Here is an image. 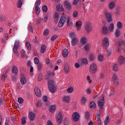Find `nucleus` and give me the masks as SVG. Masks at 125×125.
Instances as JSON below:
<instances>
[{
  "label": "nucleus",
  "mask_w": 125,
  "mask_h": 125,
  "mask_svg": "<svg viewBox=\"0 0 125 125\" xmlns=\"http://www.w3.org/2000/svg\"><path fill=\"white\" fill-rule=\"evenodd\" d=\"M78 42H79V40L76 38H74L71 40V45L75 46L78 44Z\"/></svg>",
  "instance_id": "13"
},
{
  "label": "nucleus",
  "mask_w": 125,
  "mask_h": 125,
  "mask_svg": "<svg viewBox=\"0 0 125 125\" xmlns=\"http://www.w3.org/2000/svg\"><path fill=\"white\" fill-rule=\"evenodd\" d=\"M38 80L39 82H41L42 80V74L40 73L38 76Z\"/></svg>",
  "instance_id": "41"
},
{
  "label": "nucleus",
  "mask_w": 125,
  "mask_h": 125,
  "mask_svg": "<svg viewBox=\"0 0 125 125\" xmlns=\"http://www.w3.org/2000/svg\"><path fill=\"white\" fill-rule=\"evenodd\" d=\"M13 51H14V54H15L17 57H18V55H19V54H18V48H16L15 47H14Z\"/></svg>",
  "instance_id": "32"
},
{
  "label": "nucleus",
  "mask_w": 125,
  "mask_h": 125,
  "mask_svg": "<svg viewBox=\"0 0 125 125\" xmlns=\"http://www.w3.org/2000/svg\"><path fill=\"white\" fill-rule=\"evenodd\" d=\"M108 123H109V117L107 116L104 121V125H108Z\"/></svg>",
  "instance_id": "44"
},
{
  "label": "nucleus",
  "mask_w": 125,
  "mask_h": 125,
  "mask_svg": "<svg viewBox=\"0 0 125 125\" xmlns=\"http://www.w3.org/2000/svg\"><path fill=\"white\" fill-rule=\"evenodd\" d=\"M35 93L37 96H41V90H40V88L38 87H36L35 88Z\"/></svg>",
  "instance_id": "16"
},
{
  "label": "nucleus",
  "mask_w": 125,
  "mask_h": 125,
  "mask_svg": "<svg viewBox=\"0 0 125 125\" xmlns=\"http://www.w3.org/2000/svg\"><path fill=\"white\" fill-rule=\"evenodd\" d=\"M86 101V98H85V97H83L81 99V103H82V104H84V103H85Z\"/></svg>",
  "instance_id": "52"
},
{
  "label": "nucleus",
  "mask_w": 125,
  "mask_h": 125,
  "mask_svg": "<svg viewBox=\"0 0 125 125\" xmlns=\"http://www.w3.org/2000/svg\"><path fill=\"white\" fill-rule=\"evenodd\" d=\"M26 45L27 48L28 50L31 49L32 47H31V44L30 43V42L29 41H27L26 42Z\"/></svg>",
  "instance_id": "35"
},
{
  "label": "nucleus",
  "mask_w": 125,
  "mask_h": 125,
  "mask_svg": "<svg viewBox=\"0 0 125 125\" xmlns=\"http://www.w3.org/2000/svg\"><path fill=\"white\" fill-rule=\"evenodd\" d=\"M73 16L74 17V18H76V17H78V12H77V11H74L73 12Z\"/></svg>",
  "instance_id": "58"
},
{
  "label": "nucleus",
  "mask_w": 125,
  "mask_h": 125,
  "mask_svg": "<svg viewBox=\"0 0 125 125\" xmlns=\"http://www.w3.org/2000/svg\"><path fill=\"white\" fill-rule=\"evenodd\" d=\"M48 88L51 93L56 92V87L54 85V82L51 80L48 81Z\"/></svg>",
  "instance_id": "1"
},
{
  "label": "nucleus",
  "mask_w": 125,
  "mask_h": 125,
  "mask_svg": "<svg viewBox=\"0 0 125 125\" xmlns=\"http://www.w3.org/2000/svg\"><path fill=\"white\" fill-rule=\"evenodd\" d=\"M118 46H122L123 44L124 46H125V40H119L117 42Z\"/></svg>",
  "instance_id": "23"
},
{
  "label": "nucleus",
  "mask_w": 125,
  "mask_h": 125,
  "mask_svg": "<svg viewBox=\"0 0 125 125\" xmlns=\"http://www.w3.org/2000/svg\"><path fill=\"white\" fill-rule=\"evenodd\" d=\"M14 47H16L17 48H19V41L17 40V41H15V43H14Z\"/></svg>",
  "instance_id": "34"
},
{
  "label": "nucleus",
  "mask_w": 125,
  "mask_h": 125,
  "mask_svg": "<svg viewBox=\"0 0 125 125\" xmlns=\"http://www.w3.org/2000/svg\"><path fill=\"white\" fill-rule=\"evenodd\" d=\"M51 76H54V73L51 72L50 71H49L46 73L47 79H49Z\"/></svg>",
  "instance_id": "27"
},
{
  "label": "nucleus",
  "mask_w": 125,
  "mask_h": 125,
  "mask_svg": "<svg viewBox=\"0 0 125 125\" xmlns=\"http://www.w3.org/2000/svg\"><path fill=\"white\" fill-rule=\"evenodd\" d=\"M56 119L58 124H59V125L61 124V123H62V120H63V116H62V112H60L58 113Z\"/></svg>",
  "instance_id": "8"
},
{
  "label": "nucleus",
  "mask_w": 125,
  "mask_h": 125,
  "mask_svg": "<svg viewBox=\"0 0 125 125\" xmlns=\"http://www.w3.org/2000/svg\"><path fill=\"white\" fill-rule=\"evenodd\" d=\"M42 10L43 11V12H46V11H47V6L46 5H44L42 7Z\"/></svg>",
  "instance_id": "53"
},
{
  "label": "nucleus",
  "mask_w": 125,
  "mask_h": 125,
  "mask_svg": "<svg viewBox=\"0 0 125 125\" xmlns=\"http://www.w3.org/2000/svg\"><path fill=\"white\" fill-rule=\"evenodd\" d=\"M98 59H99V61H102V60H103V55H101L99 56Z\"/></svg>",
  "instance_id": "63"
},
{
  "label": "nucleus",
  "mask_w": 125,
  "mask_h": 125,
  "mask_svg": "<svg viewBox=\"0 0 125 125\" xmlns=\"http://www.w3.org/2000/svg\"><path fill=\"white\" fill-rule=\"evenodd\" d=\"M114 6H115V2H110L108 5L109 9H113L114 8Z\"/></svg>",
  "instance_id": "30"
},
{
  "label": "nucleus",
  "mask_w": 125,
  "mask_h": 125,
  "mask_svg": "<svg viewBox=\"0 0 125 125\" xmlns=\"http://www.w3.org/2000/svg\"><path fill=\"white\" fill-rule=\"evenodd\" d=\"M73 90H74V88H73V87H70L67 88V92H68V93H72Z\"/></svg>",
  "instance_id": "40"
},
{
  "label": "nucleus",
  "mask_w": 125,
  "mask_h": 125,
  "mask_svg": "<svg viewBox=\"0 0 125 125\" xmlns=\"http://www.w3.org/2000/svg\"><path fill=\"white\" fill-rule=\"evenodd\" d=\"M118 66L117 64H115L113 66V71H115V72H117V71H118Z\"/></svg>",
  "instance_id": "45"
},
{
  "label": "nucleus",
  "mask_w": 125,
  "mask_h": 125,
  "mask_svg": "<svg viewBox=\"0 0 125 125\" xmlns=\"http://www.w3.org/2000/svg\"><path fill=\"white\" fill-rule=\"evenodd\" d=\"M84 117L85 118L86 120L89 119V112L87 111L85 112Z\"/></svg>",
  "instance_id": "46"
},
{
  "label": "nucleus",
  "mask_w": 125,
  "mask_h": 125,
  "mask_svg": "<svg viewBox=\"0 0 125 125\" xmlns=\"http://www.w3.org/2000/svg\"><path fill=\"white\" fill-rule=\"evenodd\" d=\"M89 72L91 74H95L96 73V71H97V66L95 63H92L89 66Z\"/></svg>",
  "instance_id": "3"
},
{
  "label": "nucleus",
  "mask_w": 125,
  "mask_h": 125,
  "mask_svg": "<svg viewBox=\"0 0 125 125\" xmlns=\"http://www.w3.org/2000/svg\"><path fill=\"white\" fill-rule=\"evenodd\" d=\"M21 83L22 84V85H25L26 84V83H27V79L26 78L22 77L21 78Z\"/></svg>",
  "instance_id": "18"
},
{
  "label": "nucleus",
  "mask_w": 125,
  "mask_h": 125,
  "mask_svg": "<svg viewBox=\"0 0 125 125\" xmlns=\"http://www.w3.org/2000/svg\"><path fill=\"white\" fill-rule=\"evenodd\" d=\"M63 5L65 9H67V10H71L72 9V7H73L71 3H70L68 0H66L64 2Z\"/></svg>",
  "instance_id": "5"
},
{
  "label": "nucleus",
  "mask_w": 125,
  "mask_h": 125,
  "mask_svg": "<svg viewBox=\"0 0 125 125\" xmlns=\"http://www.w3.org/2000/svg\"><path fill=\"white\" fill-rule=\"evenodd\" d=\"M66 20H67V17H66V16L64 15L61 16L58 24V27L62 28V26H64V24L66 22Z\"/></svg>",
  "instance_id": "2"
},
{
  "label": "nucleus",
  "mask_w": 125,
  "mask_h": 125,
  "mask_svg": "<svg viewBox=\"0 0 125 125\" xmlns=\"http://www.w3.org/2000/svg\"><path fill=\"white\" fill-rule=\"evenodd\" d=\"M72 120L74 122H78L80 120V114L78 112H75L72 116Z\"/></svg>",
  "instance_id": "7"
},
{
  "label": "nucleus",
  "mask_w": 125,
  "mask_h": 125,
  "mask_svg": "<svg viewBox=\"0 0 125 125\" xmlns=\"http://www.w3.org/2000/svg\"><path fill=\"white\" fill-rule=\"evenodd\" d=\"M84 50H85V51H86L87 52V51H89V44L85 45V46L84 47Z\"/></svg>",
  "instance_id": "50"
},
{
  "label": "nucleus",
  "mask_w": 125,
  "mask_h": 125,
  "mask_svg": "<svg viewBox=\"0 0 125 125\" xmlns=\"http://www.w3.org/2000/svg\"><path fill=\"white\" fill-rule=\"evenodd\" d=\"M102 31L104 35H107V34L109 33V29H108V27L106 26H104L102 27Z\"/></svg>",
  "instance_id": "14"
},
{
  "label": "nucleus",
  "mask_w": 125,
  "mask_h": 125,
  "mask_svg": "<svg viewBox=\"0 0 125 125\" xmlns=\"http://www.w3.org/2000/svg\"><path fill=\"white\" fill-rule=\"evenodd\" d=\"M119 36H121V30L116 29L115 30V37L118 38Z\"/></svg>",
  "instance_id": "31"
},
{
  "label": "nucleus",
  "mask_w": 125,
  "mask_h": 125,
  "mask_svg": "<svg viewBox=\"0 0 125 125\" xmlns=\"http://www.w3.org/2000/svg\"><path fill=\"white\" fill-rule=\"evenodd\" d=\"M104 14L105 15V20L108 23H111L112 22V15L111 13H108L107 12H104Z\"/></svg>",
  "instance_id": "6"
},
{
  "label": "nucleus",
  "mask_w": 125,
  "mask_h": 125,
  "mask_svg": "<svg viewBox=\"0 0 125 125\" xmlns=\"http://www.w3.org/2000/svg\"><path fill=\"white\" fill-rule=\"evenodd\" d=\"M109 31L113 32L114 31V24L110 23L109 27Z\"/></svg>",
  "instance_id": "37"
},
{
  "label": "nucleus",
  "mask_w": 125,
  "mask_h": 125,
  "mask_svg": "<svg viewBox=\"0 0 125 125\" xmlns=\"http://www.w3.org/2000/svg\"><path fill=\"white\" fill-rule=\"evenodd\" d=\"M41 0H39L37 1H36L35 3V7H39V6L41 5Z\"/></svg>",
  "instance_id": "43"
},
{
  "label": "nucleus",
  "mask_w": 125,
  "mask_h": 125,
  "mask_svg": "<svg viewBox=\"0 0 125 125\" xmlns=\"http://www.w3.org/2000/svg\"><path fill=\"white\" fill-rule=\"evenodd\" d=\"M64 69L65 73H69V66L68 65L65 66Z\"/></svg>",
  "instance_id": "55"
},
{
  "label": "nucleus",
  "mask_w": 125,
  "mask_h": 125,
  "mask_svg": "<svg viewBox=\"0 0 125 125\" xmlns=\"http://www.w3.org/2000/svg\"><path fill=\"white\" fill-rule=\"evenodd\" d=\"M18 102L20 104H22L23 103V99L22 98H19Z\"/></svg>",
  "instance_id": "60"
},
{
  "label": "nucleus",
  "mask_w": 125,
  "mask_h": 125,
  "mask_svg": "<svg viewBox=\"0 0 125 125\" xmlns=\"http://www.w3.org/2000/svg\"><path fill=\"white\" fill-rule=\"evenodd\" d=\"M62 101L65 103H67V102H69L70 101V97L68 96H64L62 98Z\"/></svg>",
  "instance_id": "20"
},
{
  "label": "nucleus",
  "mask_w": 125,
  "mask_h": 125,
  "mask_svg": "<svg viewBox=\"0 0 125 125\" xmlns=\"http://www.w3.org/2000/svg\"><path fill=\"white\" fill-rule=\"evenodd\" d=\"M36 106V107H41L42 106V102L40 101H37Z\"/></svg>",
  "instance_id": "54"
},
{
  "label": "nucleus",
  "mask_w": 125,
  "mask_h": 125,
  "mask_svg": "<svg viewBox=\"0 0 125 125\" xmlns=\"http://www.w3.org/2000/svg\"><path fill=\"white\" fill-rule=\"evenodd\" d=\"M12 73L14 75L17 76L18 75V69H17V67L14 66L12 69Z\"/></svg>",
  "instance_id": "17"
},
{
  "label": "nucleus",
  "mask_w": 125,
  "mask_h": 125,
  "mask_svg": "<svg viewBox=\"0 0 125 125\" xmlns=\"http://www.w3.org/2000/svg\"><path fill=\"white\" fill-rule=\"evenodd\" d=\"M85 30L86 32H91L92 30V27H91V25L89 23H86L85 26Z\"/></svg>",
  "instance_id": "15"
},
{
  "label": "nucleus",
  "mask_w": 125,
  "mask_h": 125,
  "mask_svg": "<svg viewBox=\"0 0 125 125\" xmlns=\"http://www.w3.org/2000/svg\"><path fill=\"white\" fill-rule=\"evenodd\" d=\"M56 8H57V11H61V12L64 11V8L63 7V6L61 5H58L57 6Z\"/></svg>",
  "instance_id": "22"
},
{
  "label": "nucleus",
  "mask_w": 125,
  "mask_h": 125,
  "mask_svg": "<svg viewBox=\"0 0 125 125\" xmlns=\"http://www.w3.org/2000/svg\"><path fill=\"white\" fill-rule=\"evenodd\" d=\"M34 62L35 64H39V58H34Z\"/></svg>",
  "instance_id": "64"
},
{
  "label": "nucleus",
  "mask_w": 125,
  "mask_h": 125,
  "mask_svg": "<svg viewBox=\"0 0 125 125\" xmlns=\"http://www.w3.org/2000/svg\"><path fill=\"white\" fill-rule=\"evenodd\" d=\"M100 115H101V112L100 110H99L96 114V120L98 121V125H101V120L100 119Z\"/></svg>",
  "instance_id": "10"
},
{
  "label": "nucleus",
  "mask_w": 125,
  "mask_h": 125,
  "mask_svg": "<svg viewBox=\"0 0 125 125\" xmlns=\"http://www.w3.org/2000/svg\"><path fill=\"white\" fill-rule=\"evenodd\" d=\"M6 78H7V75H6V74L3 73L1 76V79L2 80V81H5Z\"/></svg>",
  "instance_id": "42"
},
{
  "label": "nucleus",
  "mask_w": 125,
  "mask_h": 125,
  "mask_svg": "<svg viewBox=\"0 0 125 125\" xmlns=\"http://www.w3.org/2000/svg\"><path fill=\"white\" fill-rule=\"evenodd\" d=\"M117 26L118 29H122V27H123V23H122L121 21H118L117 23Z\"/></svg>",
  "instance_id": "38"
},
{
  "label": "nucleus",
  "mask_w": 125,
  "mask_h": 125,
  "mask_svg": "<svg viewBox=\"0 0 125 125\" xmlns=\"http://www.w3.org/2000/svg\"><path fill=\"white\" fill-rule=\"evenodd\" d=\"M38 66L39 71H41V70H42V63H39L38 64Z\"/></svg>",
  "instance_id": "61"
},
{
  "label": "nucleus",
  "mask_w": 125,
  "mask_h": 125,
  "mask_svg": "<svg viewBox=\"0 0 125 125\" xmlns=\"http://www.w3.org/2000/svg\"><path fill=\"white\" fill-rule=\"evenodd\" d=\"M67 26L69 27H73V23L71 21V18L70 17H68L67 18Z\"/></svg>",
  "instance_id": "24"
},
{
  "label": "nucleus",
  "mask_w": 125,
  "mask_h": 125,
  "mask_svg": "<svg viewBox=\"0 0 125 125\" xmlns=\"http://www.w3.org/2000/svg\"><path fill=\"white\" fill-rule=\"evenodd\" d=\"M76 26L77 30H81V26H82V21H81L76 22Z\"/></svg>",
  "instance_id": "26"
},
{
  "label": "nucleus",
  "mask_w": 125,
  "mask_h": 125,
  "mask_svg": "<svg viewBox=\"0 0 125 125\" xmlns=\"http://www.w3.org/2000/svg\"><path fill=\"white\" fill-rule=\"evenodd\" d=\"M64 125H69V119L65 118L63 122Z\"/></svg>",
  "instance_id": "47"
},
{
  "label": "nucleus",
  "mask_w": 125,
  "mask_h": 125,
  "mask_svg": "<svg viewBox=\"0 0 125 125\" xmlns=\"http://www.w3.org/2000/svg\"><path fill=\"white\" fill-rule=\"evenodd\" d=\"M49 33V30L48 29L45 30L43 32L44 36H47Z\"/></svg>",
  "instance_id": "56"
},
{
  "label": "nucleus",
  "mask_w": 125,
  "mask_h": 125,
  "mask_svg": "<svg viewBox=\"0 0 125 125\" xmlns=\"http://www.w3.org/2000/svg\"><path fill=\"white\" fill-rule=\"evenodd\" d=\"M118 61L120 64H125V58L123 56H120L118 58Z\"/></svg>",
  "instance_id": "12"
},
{
  "label": "nucleus",
  "mask_w": 125,
  "mask_h": 125,
  "mask_svg": "<svg viewBox=\"0 0 125 125\" xmlns=\"http://www.w3.org/2000/svg\"><path fill=\"white\" fill-rule=\"evenodd\" d=\"M59 18V15L58 14V13H56L55 14V20L56 21H57V22H58V18Z\"/></svg>",
  "instance_id": "49"
},
{
  "label": "nucleus",
  "mask_w": 125,
  "mask_h": 125,
  "mask_svg": "<svg viewBox=\"0 0 125 125\" xmlns=\"http://www.w3.org/2000/svg\"><path fill=\"white\" fill-rule=\"evenodd\" d=\"M26 117H23L21 119V124L26 125Z\"/></svg>",
  "instance_id": "51"
},
{
  "label": "nucleus",
  "mask_w": 125,
  "mask_h": 125,
  "mask_svg": "<svg viewBox=\"0 0 125 125\" xmlns=\"http://www.w3.org/2000/svg\"><path fill=\"white\" fill-rule=\"evenodd\" d=\"M36 14L37 15H39L40 14V12H41V9L39 7H35Z\"/></svg>",
  "instance_id": "39"
},
{
  "label": "nucleus",
  "mask_w": 125,
  "mask_h": 125,
  "mask_svg": "<svg viewBox=\"0 0 125 125\" xmlns=\"http://www.w3.org/2000/svg\"><path fill=\"white\" fill-rule=\"evenodd\" d=\"M102 45L104 47H107V46H108L109 44H110L108 40V38H104V39L102 42Z\"/></svg>",
  "instance_id": "9"
},
{
  "label": "nucleus",
  "mask_w": 125,
  "mask_h": 125,
  "mask_svg": "<svg viewBox=\"0 0 125 125\" xmlns=\"http://www.w3.org/2000/svg\"><path fill=\"white\" fill-rule=\"evenodd\" d=\"M68 50H67V49H64L63 51H62V56L64 58H66V57H67L68 56Z\"/></svg>",
  "instance_id": "19"
},
{
  "label": "nucleus",
  "mask_w": 125,
  "mask_h": 125,
  "mask_svg": "<svg viewBox=\"0 0 125 125\" xmlns=\"http://www.w3.org/2000/svg\"><path fill=\"white\" fill-rule=\"evenodd\" d=\"M28 31L30 32V33H33V26L31 25H29L28 27Z\"/></svg>",
  "instance_id": "57"
},
{
  "label": "nucleus",
  "mask_w": 125,
  "mask_h": 125,
  "mask_svg": "<svg viewBox=\"0 0 125 125\" xmlns=\"http://www.w3.org/2000/svg\"><path fill=\"white\" fill-rule=\"evenodd\" d=\"M105 103V100H104V97L102 96L100 101H98V106L100 109H103Z\"/></svg>",
  "instance_id": "4"
},
{
  "label": "nucleus",
  "mask_w": 125,
  "mask_h": 125,
  "mask_svg": "<svg viewBox=\"0 0 125 125\" xmlns=\"http://www.w3.org/2000/svg\"><path fill=\"white\" fill-rule=\"evenodd\" d=\"M82 44L84 45L86 43V39L84 37L81 40Z\"/></svg>",
  "instance_id": "36"
},
{
  "label": "nucleus",
  "mask_w": 125,
  "mask_h": 125,
  "mask_svg": "<svg viewBox=\"0 0 125 125\" xmlns=\"http://www.w3.org/2000/svg\"><path fill=\"white\" fill-rule=\"evenodd\" d=\"M118 79V76H117V74H114L112 77V80L114 81H116Z\"/></svg>",
  "instance_id": "62"
},
{
  "label": "nucleus",
  "mask_w": 125,
  "mask_h": 125,
  "mask_svg": "<svg viewBox=\"0 0 125 125\" xmlns=\"http://www.w3.org/2000/svg\"><path fill=\"white\" fill-rule=\"evenodd\" d=\"M55 110H56V106L54 105H51L49 108V111L51 113H54Z\"/></svg>",
  "instance_id": "21"
},
{
  "label": "nucleus",
  "mask_w": 125,
  "mask_h": 125,
  "mask_svg": "<svg viewBox=\"0 0 125 125\" xmlns=\"http://www.w3.org/2000/svg\"><path fill=\"white\" fill-rule=\"evenodd\" d=\"M22 1H23V0H18V2L17 3V7H19V8H20V7H21L22 6Z\"/></svg>",
  "instance_id": "33"
},
{
  "label": "nucleus",
  "mask_w": 125,
  "mask_h": 125,
  "mask_svg": "<svg viewBox=\"0 0 125 125\" xmlns=\"http://www.w3.org/2000/svg\"><path fill=\"white\" fill-rule=\"evenodd\" d=\"M35 114L33 112H29L28 113V118L30 121H35L36 117L35 116Z\"/></svg>",
  "instance_id": "11"
},
{
  "label": "nucleus",
  "mask_w": 125,
  "mask_h": 125,
  "mask_svg": "<svg viewBox=\"0 0 125 125\" xmlns=\"http://www.w3.org/2000/svg\"><path fill=\"white\" fill-rule=\"evenodd\" d=\"M46 50V46H45V44H43L41 46V52L42 53H44L45 52V51Z\"/></svg>",
  "instance_id": "25"
},
{
  "label": "nucleus",
  "mask_w": 125,
  "mask_h": 125,
  "mask_svg": "<svg viewBox=\"0 0 125 125\" xmlns=\"http://www.w3.org/2000/svg\"><path fill=\"white\" fill-rule=\"evenodd\" d=\"M96 107V104L94 103V102H91L90 104V108L91 109H94V108Z\"/></svg>",
  "instance_id": "28"
},
{
  "label": "nucleus",
  "mask_w": 125,
  "mask_h": 125,
  "mask_svg": "<svg viewBox=\"0 0 125 125\" xmlns=\"http://www.w3.org/2000/svg\"><path fill=\"white\" fill-rule=\"evenodd\" d=\"M95 58V55L93 54H90L89 55V59L90 61H93Z\"/></svg>",
  "instance_id": "29"
},
{
  "label": "nucleus",
  "mask_w": 125,
  "mask_h": 125,
  "mask_svg": "<svg viewBox=\"0 0 125 125\" xmlns=\"http://www.w3.org/2000/svg\"><path fill=\"white\" fill-rule=\"evenodd\" d=\"M82 63H83V64H87L88 63V62L87 61V60L85 58H83L82 59Z\"/></svg>",
  "instance_id": "48"
},
{
  "label": "nucleus",
  "mask_w": 125,
  "mask_h": 125,
  "mask_svg": "<svg viewBox=\"0 0 125 125\" xmlns=\"http://www.w3.org/2000/svg\"><path fill=\"white\" fill-rule=\"evenodd\" d=\"M57 39V35H53L51 38V40L53 42L54 40H56Z\"/></svg>",
  "instance_id": "59"
}]
</instances>
